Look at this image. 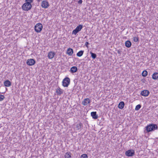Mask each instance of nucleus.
<instances>
[{
	"instance_id": "obj_1",
	"label": "nucleus",
	"mask_w": 158,
	"mask_h": 158,
	"mask_svg": "<svg viewBox=\"0 0 158 158\" xmlns=\"http://www.w3.org/2000/svg\"><path fill=\"white\" fill-rule=\"evenodd\" d=\"M158 127L155 124H150L146 127V129L147 132L154 131L157 129Z\"/></svg>"
},
{
	"instance_id": "obj_2",
	"label": "nucleus",
	"mask_w": 158,
	"mask_h": 158,
	"mask_svg": "<svg viewBox=\"0 0 158 158\" xmlns=\"http://www.w3.org/2000/svg\"><path fill=\"white\" fill-rule=\"evenodd\" d=\"M32 7L31 4H29L28 3H25L22 6V8L23 10L27 11L31 9Z\"/></svg>"
},
{
	"instance_id": "obj_3",
	"label": "nucleus",
	"mask_w": 158,
	"mask_h": 158,
	"mask_svg": "<svg viewBox=\"0 0 158 158\" xmlns=\"http://www.w3.org/2000/svg\"><path fill=\"white\" fill-rule=\"evenodd\" d=\"M70 83V79L68 77H65L62 81V85L64 87H67Z\"/></svg>"
},
{
	"instance_id": "obj_4",
	"label": "nucleus",
	"mask_w": 158,
	"mask_h": 158,
	"mask_svg": "<svg viewBox=\"0 0 158 158\" xmlns=\"http://www.w3.org/2000/svg\"><path fill=\"white\" fill-rule=\"evenodd\" d=\"M42 25L40 23L36 24L35 26V30L37 33L40 32L42 31Z\"/></svg>"
},
{
	"instance_id": "obj_5",
	"label": "nucleus",
	"mask_w": 158,
	"mask_h": 158,
	"mask_svg": "<svg viewBox=\"0 0 158 158\" xmlns=\"http://www.w3.org/2000/svg\"><path fill=\"white\" fill-rule=\"evenodd\" d=\"M135 153V151L133 149H129L125 152V155L128 157H132L133 156Z\"/></svg>"
},
{
	"instance_id": "obj_6",
	"label": "nucleus",
	"mask_w": 158,
	"mask_h": 158,
	"mask_svg": "<svg viewBox=\"0 0 158 158\" xmlns=\"http://www.w3.org/2000/svg\"><path fill=\"white\" fill-rule=\"evenodd\" d=\"M83 25H79L72 31V34L76 35L78 32L80 31L83 28Z\"/></svg>"
},
{
	"instance_id": "obj_7",
	"label": "nucleus",
	"mask_w": 158,
	"mask_h": 158,
	"mask_svg": "<svg viewBox=\"0 0 158 158\" xmlns=\"http://www.w3.org/2000/svg\"><path fill=\"white\" fill-rule=\"evenodd\" d=\"M26 63L28 65L32 66L35 63V60L33 59H28L27 60Z\"/></svg>"
},
{
	"instance_id": "obj_8",
	"label": "nucleus",
	"mask_w": 158,
	"mask_h": 158,
	"mask_svg": "<svg viewBox=\"0 0 158 158\" xmlns=\"http://www.w3.org/2000/svg\"><path fill=\"white\" fill-rule=\"evenodd\" d=\"M74 129L76 131L81 130V128L83 127V124L81 123L76 124L75 125Z\"/></svg>"
},
{
	"instance_id": "obj_9",
	"label": "nucleus",
	"mask_w": 158,
	"mask_h": 158,
	"mask_svg": "<svg viewBox=\"0 0 158 158\" xmlns=\"http://www.w3.org/2000/svg\"><path fill=\"white\" fill-rule=\"evenodd\" d=\"M48 2L46 0L43 1L41 3V6L43 8H48L49 6Z\"/></svg>"
},
{
	"instance_id": "obj_10",
	"label": "nucleus",
	"mask_w": 158,
	"mask_h": 158,
	"mask_svg": "<svg viewBox=\"0 0 158 158\" xmlns=\"http://www.w3.org/2000/svg\"><path fill=\"white\" fill-rule=\"evenodd\" d=\"M91 102L90 100L88 98L85 99L82 102V104L84 106H87L88 104Z\"/></svg>"
},
{
	"instance_id": "obj_11",
	"label": "nucleus",
	"mask_w": 158,
	"mask_h": 158,
	"mask_svg": "<svg viewBox=\"0 0 158 158\" xmlns=\"http://www.w3.org/2000/svg\"><path fill=\"white\" fill-rule=\"evenodd\" d=\"M149 93L150 92L148 90H144L141 91L140 94L142 96L147 97Z\"/></svg>"
},
{
	"instance_id": "obj_12",
	"label": "nucleus",
	"mask_w": 158,
	"mask_h": 158,
	"mask_svg": "<svg viewBox=\"0 0 158 158\" xmlns=\"http://www.w3.org/2000/svg\"><path fill=\"white\" fill-rule=\"evenodd\" d=\"M56 92L57 95H60L63 93L64 90L61 89L59 87H58L56 89Z\"/></svg>"
},
{
	"instance_id": "obj_13",
	"label": "nucleus",
	"mask_w": 158,
	"mask_h": 158,
	"mask_svg": "<svg viewBox=\"0 0 158 158\" xmlns=\"http://www.w3.org/2000/svg\"><path fill=\"white\" fill-rule=\"evenodd\" d=\"M55 53L54 52L51 51L49 52L48 54V57L50 59H52L54 57Z\"/></svg>"
},
{
	"instance_id": "obj_14",
	"label": "nucleus",
	"mask_w": 158,
	"mask_h": 158,
	"mask_svg": "<svg viewBox=\"0 0 158 158\" xmlns=\"http://www.w3.org/2000/svg\"><path fill=\"white\" fill-rule=\"evenodd\" d=\"M73 49L69 48L68 49L66 52V54H68L69 56H71L73 54Z\"/></svg>"
},
{
	"instance_id": "obj_15",
	"label": "nucleus",
	"mask_w": 158,
	"mask_h": 158,
	"mask_svg": "<svg viewBox=\"0 0 158 158\" xmlns=\"http://www.w3.org/2000/svg\"><path fill=\"white\" fill-rule=\"evenodd\" d=\"M91 115L93 118L96 119L98 118V115L97 114L96 112H92L91 113Z\"/></svg>"
},
{
	"instance_id": "obj_16",
	"label": "nucleus",
	"mask_w": 158,
	"mask_h": 158,
	"mask_svg": "<svg viewBox=\"0 0 158 158\" xmlns=\"http://www.w3.org/2000/svg\"><path fill=\"white\" fill-rule=\"evenodd\" d=\"M4 84L5 86L9 87L11 85V83L9 80H7L4 82Z\"/></svg>"
},
{
	"instance_id": "obj_17",
	"label": "nucleus",
	"mask_w": 158,
	"mask_h": 158,
	"mask_svg": "<svg viewBox=\"0 0 158 158\" xmlns=\"http://www.w3.org/2000/svg\"><path fill=\"white\" fill-rule=\"evenodd\" d=\"M125 103L124 102L122 101L119 102L118 105V108L121 109H122L124 107Z\"/></svg>"
},
{
	"instance_id": "obj_18",
	"label": "nucleus",
	"mask_w": 158,
	"mask_h": 158,
	"mask_svg": "<svg viewBox=\"0 0 158 158\" xmlns=\"http://www.w3.org/2000/svg\"><path fill=\"white\" fill-rule=\"evenodd\" d=\"M77 68L76 66H73L70 69V71L72 73L76 72L77 71Z\"/></svg>"
},
{
	"instance_id": "obj_19",
	"label": "nucleus",
	"mask_w": 158,
	"mask_h": 158,
	"mask_svg": "<svg viewBox=\"0 0 158 158\" xmlns=\"http://www.w3.org/2000/svg\"><path fill=\"white\" fill-rule=\"evenodd\" d=\"M152 78L154 80L158 79V73L155 72L153 73L152 75Z\"/></svg>"
},
{
	"instance_id": "obj_20",
	"label": "nucleus",
	"mask_w": 158,
	"mask_h": 158,
	"mask_svg": "<svg viewBox=\"0 0 158 158\" xmlns=\"http://www.w3.org/2000/svg\"><path fill=\"white\" fill-rule=\"evenodd\" d=\"M131 45V43L129 40H127L125 42V45L127 48H130Z\"/></svg>"
},
{
	"instance_id": "obj_21",
	"label": "nucleus",
	"mask_w": 158,
	"mask_h": 158,
	"mask_svg": "<svg viewBox=\"0 0 158 158\" xmlns=\"http://www.w3.org/2000/svg\"><path fill=\"white\" fill-rule=\"evenodd\" d=\"M84 52V51H82V50L80 51L77 53V56H78V57H81L83 55Z\"/></svg>"
},
{
	"instance_id": "obj_22",
	"label": "nucleus",
	"mask_w": 158,
	"mask_h": 158,
	"mask_svg": "<svg viewBox=\"0 0 158 158\" xmlns=\"http://www.w3.org/2000/svg\"><path fill=\"white\" fill-rule=\"evenodd\" d=\"M71 153L69 152H67L64 156L65 158H71Z\"/></svg>"
},
{
	"instance_id": "obj_23",
	"label": "nucleus",
	"mask_w": 158,
	"mask_h": 158,
	"mask_svg": "<svg viewBox=\"0 0 158 158\" xmlns=\"http://www.w3.org/2000/svg\"><path fill=\"white\" fill-rule=\"evenodd\" d=\"M90 53L91 55V57L93 59H94L96 58L97 55L95 53H93L92 52H90Z\"/></svg>"
},
{
	"instance_id": "obj_24",
	"label": "nucleus",
	"mask_w": 158,
	"mask_h": 158,
	"mask_svg": "<svg viewBox=\"0 0 158 158\" xmlns=\"http://www.w3.org/2000/svg\"><path fill=\"white\" fill-rule=\"evenodd\" d=\"M148 73L146 70L143 71L142 73V76L144 77H146L148 75Z\"/></svg>"
},
{
	"instance_id": "obj_25",
	"label": "nucleus",
	"mask_w": 158,
	"mask_h": 158,
	"mask_svg": "<svg viewBox=\"0 0 158 158\" xmlns=\"http://www.w3.org/2000/svg\"><path fill=\"white\" fill-rule=\"evenodd\" d=\"M133 40L135 42H137L139 41V37L137 36H135L133 37Z\"/></svg>"
},
{
	"instance_id": "obj_26",
	"label": "nucleus",
	"mask_w": 158,
	"mask_h": 158,
	"mask_svg": "<svg viewBox=\"0 0 158 158\" xmlns=\"http://www.w3.org/2000/svg\"><path fill=\"white\" fill-rule=\"evenodd\" d=\"M141 105L140 104H138L137 105L135 108V110H139L141 107Z\"/></svg>"
},
{
	"instance_id": "obj_27",
	"label": "nucleus",
	"mask_w": 158,
	"mask_h": 158,
	"mask_svg": "<svg viewBox=\"0 0 158 158\" xmlns=\"http://www.w3.org/2000/svg\"><path fill=\"white\" fill-rule=\"evenodd\" d=\"M5 98V97L4 95L0 94V101H3Z\"/></svg>"
},
{
	"instance_id": "obj_28",
	"label": "nucleus",
	"mask_w": 158,
	"mask_h": 158,
	"mask_svg": "<svg viewBox=\"0 0 158 158\" xmlns=\"http://www.w3.org/2000/svg\"><path fill=\"white\" fill-rule=\"evenodd\" d=\"M80 158H88V156L86 154H84L81 156Z\"/></svg>"
},
{
	"instance_id": "obj_29",
	"label": "nucleus",
	"mask_w": 158,
	"mask_h": 158,
	"mask_svg": "<svg viewBox=\"0 0 158 158\" xmlns=\"http://www.w3.org/2000/svg\"><path fill=\"white\" fill-rule=\"evenodd\" d=\"M25 2L28 3L29 4H31L33 2V0H25Z\"/></svg>"
},
{
	"instance_id": "obj_30",
	"label": "nucleus",
	"mask_w": 158,
	"mask_h": 158,
	"mask_svg": "<svg viewBox=\"0 0 158 158\" xmlns=\"http://www.w3.org/2000/svg\"><path fill=\"white\" fill-rule=\"evenodd\" d=\"M89 43H88V42H85V45L86 46V47L88 48V45L89 44Z\"/></svg>"
},
{
	"instance_id": "obj_31",
	"label": "nucleus",
	"mask_w": 158,
	"mask_h": 158,
	"mask_svg": "<svg viewBox=\"0 0 158 158\" xmlns=\"http://www.w3.org/2000/svg\"><path fill=\"white\" fill-rule=\"evenodd\" d=\"M82 2V0H79L78 2V4H81Z\"/></svg>"
},
{
	"instance_id": "obj_32",
	"label": "nucleus",
	"mask_w": 158,
	"mask_h": 158,
	"mask_svg": "<svg viewBox=\"0 0 158 158\" xmlns=\"http://www.w3.org/2000/svg\"><path fill=\"white\" fill-rule=\"evenodd\" d=\"M117 52L118 54H121V52L119 51V50H118Z\"/></svg>"
},
{
	"instance_id": "obj_33",
	"label": "nucleus",
	"mask_w": 158,
	"mask_h": 158,
	"mask_svg": "<svg viewBox=\"0 0 158 158\" xmlns=\"http://www.w3.org/2000/svg\"><path fill=\"white\" fill-rule=\"evenodd\" d=\"M37 0L38 2H40V1H41L42 0Z\"/></svg>"
}]
</instances>
